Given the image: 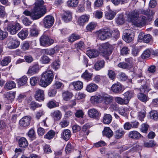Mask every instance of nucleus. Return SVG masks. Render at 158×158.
<instances>
[{"label": "nucleus", "instance_id": "23", "mask_svg": "<svg viewBox=\"0 0 158 158\" xmlns=\"http://www.w3.org/2000/svg\"><path fill=\"white\" fill-rule=\"evenodd\" d=\"M98 88V85L95 84L91 83L86 86V91L89 93H92L96 91Z\"/></svg>", "mask_w": 158, "mask_h": 158}, {"label": "nucleus", "instance_id": "37", "mask_svg": "<svg viewBox=\"0 0 158 158\" xmlns=\"http://www.w3.org/2000/svg\"><path fill=\"white\" fill-rule=\"evenodd\" d=\"M105 64V62L103 60H98L94 64L95 69L98 70L103 68Z\"/></svg>", "mask_w": 158, "mask_h": 158}, {"label": "nucleus", "instance_id": "32", "mask_svg": "<svg viewBox=\"0 0 158 158\" xmlns=\"http://www.w3.org/2000/svg\"><path fill=\"white\" fill-rule=\"evenodd\" d=\"M114 100L116 102L120 105H126L128 103L125 98H123L120 97H115Z\"/></svg>", "mask_w": 158, "mask_h": 158}, {"label": "nucleus", "instance_id": "16", "mask_svg": "<svg viewBox=\"0 0 158 158\" xmlns=\"http://www.w3.org/2000/svg\"><path fill=\"white\" fill-rule=\"evenodd\" d=\"M34 97L35 99L39 101H43L44 99V92L42 89H38L35 92Z\"/></svg>", "mask_w": 158, "mask_h": 158}, {"label": "nucleus", "instance_id": "51", "mask_svg": "<svg viewBox=\"0 0 158 158\" xmlns=\"http://www.w3.org/2000/svg\"><path fill=\"white\" fill-rule=\"evenodd\" d=\"M82 77L86 80L90 79L92 77V74L88 72L87 70H86L85 72L82 74Z\"/></svg>", "mask_w": 158, "mask_h": 158}, {"label": "nucleus", "instance_id": "45", "mask_svg": "<svg viewBox=\"0 0 158 158\" xmlns=\"http://www.w3.org/2000/svg\"><path fill=\"white\" fill-rule=\"evenodd\" d=\"M78 3V0H69L67 2L68 6L72 7H76Z\"/></svg>", "mask_w": 158, "mask_h": 158}, {"label": "nucleus", "instance_id": "27", "mask_svg": "<svg viewBox=\"0 0 158 158\" xmlns=\"http://www.w3.org/2000/svg\"><path fill=\"white\" fill-rule=\"evenodd\" d=\"M123 95L128 103L131 98H133L135 96L134 92L132 90L128 91Z\"/></svg>", "mask_w": 158, "mask_h": 158}, {"label": "nucleus", "instance_id": "33", "mask_svg": "<svg viewBox=\"0 0 158 158\" xmlns=\"http://www.w3.org/2000/svg\"><path fill=\"white\" fill-rule=\"evenodd\" d=\"M16 87V84L13 81H10L7 82L5 85L4 87L5 89L10 90Z\"/></svg>", "mask_w": 158, "mask_h": 158}, {"label": "nucleus", "instance_id": "61", "mask_svg": "<svg viewBox=\"0 0 158 158\" xmlns=\"http://www.w3.org/2000/svg\"><path fill=\"white\" fill-rule=\"evenodd\" d=\"M69 124V122L66 120H63L60 123L59 125L62 127H67Z\"/></svg>", "mask_w": 158, "mask_h": 158}, {"label": "nucleus", "instance_id": "36", "mask_svg": "<svg viewBox=\"0 0 158 158\" xmlns=\"http://www.w3.org/2000/svg\"><path fill=\"white\" fill-rule=\"evenodd\" d=\"M72 85L75 89L77 90H81L83 87V83L80 81H77L72 83Z\"/></svg>", "mask_w": 158, "mask_h": 158}, {"label": "nucleus", "instance_id": "21", "mask_svg": "<svg viewBox=\"0 0 158 158\" xmlns=\"http://www.w3.org/2000/svg\"><path fill=\"white\" fill-rule=\"evenodd\" d=\"M101 102L104 104L108 105L109 104V95L108 94L102 92L100 94Z\"/></svg>", "mask_w": 158, "mask_h": 158}, {"label": "nucleus", "instance_id": "64", "mask_svg": "<svg viewBox=\"0 0 158 158\" xmlns=\"http://www.w3.org/2000/svg\"><path fill=\"white\" fill-rule=\"evenodd\" d=\"M44 152L46 153H49L52 152L49 145H48L46 144L44 146Z\"/></svg>", "mask_w": 158, "mask_h": 158}, {"label": "nucleus", "instance_id": "13", "mask_svg": "<svg viewBox=\"0 0 158 158\" xmlns=\"http://www.w3.org/2000/svg\"><path fill=\"white\" fill-rule=\"evenodd\" d=\"M88 114L91 118L95 119H98L100 115V113L96 109L93 108L89 110Z\"/></svg>", "mask_w": 158, "mask_h": 158}, {"label": "nucleus", "instance_id": "29", "mask_svg": "<svg viewBox=\"0 0 158 158\" xmlns=\"http://www.w3.org/2000/svg\"><path fill=\"white\" fill-rule=\"evenodd\" d=\"M125 132L122 128L117 130L114 132L115 137L117 139H120L123 137Z\"/></svg>", "mask_w": 158, "mask_h": 158}, {"label": "nucleus", "instance_id": "52", "mask_svg": "<svg viewBox=\"0 0 158 158\" xmlns=\"http://www.w3.org/2000/svg\"><path fill=\"white\" fill-rule=\"evenodd\" d=\"M156 143L153 140H151L149 142H145L144 146L145 147H152L156 145Z\"/></svg>", "mask_w": 158, "mask_h": 158}, {"label": "nucleus", "instance_id": "47", "mask_svg": "<svg viewBox=\"0 0 158 158\" xmlns=\"http://www.w3.org/2000/svg\"><path fill=\"white\" fill-rule=\"evenodd\" d=\"M43 51L45 54L50 56L54 55L55 53V50L54 48L45 49L43 50Z\"/></svg>", "mask_w": 158, "mask_h": 158}, {"label": "nucleus", "instance_id": "14", "mask_svg": "<svg viewBox=\"0 0 158 158\" xmlns=\"http://www.w3.org/2000/svg\"><path fill=\"white\" fill-rule=\"evenodd\" d=\"M139 11L134 10L130 12L127 15V20L129 22H131L132 23L133 20H135V19H138L139 17Z\"/></svg>", "mask_w": 158, "mask_h": 158}, {"label": "nucleus", "instance_id": "40", "mask_svg": "<svg viewBox=\"0 0 158 158\" xmlns=\"http://www.w3.org/2000/svg\"><path fill=\"white\" fill-rule=\"evenodd\" d=\"M27 80V77L24 76L18 80V83L20 86H23L26 84Z\"/></svg>", "mask_w": 158, "mask_h": 158}, {"label": "nucleus", "instance_id": "7", "mask_svg": "<svg viewBox=\"0 0 158 158\" xmlns=\"http://www.w3.org/2000/svg\"><path fill=\"white\" fill-rule=\"evenodd\" d=\"M96 34L100 40H105L107 39L109 36V29H101L97 31Z\"/></svg>", "mask_w": 158, "mask_h": 158}, {"label": "nucleus", "instance_id": "62", "mask_svg": "<svg viewBox=\"0 0 158 158\" xmlns=\"http://www.w3.org/2000/svg\"><path fill=\"white\" fill-rule=\"evenodd\" d=\"M38 81V78L37 77H33L30 79V83L32 86L35 85Z\"/></svg>", "mask_w": 158, "mask_h": 158}, {"label": "nucleus", "instance_id": "3", "mask_svg": "<svg viewBox=\"0 0 158 158\" xmlns=\"http://www.w3.org/2000/svg\"><path fill=\"white\" fill-rule=\"evenodd\" d=\"M53 78L52 72L51 70H47L42 74L39 84L43 87H46L51 84Z\"/></svg>", "mask_w": 158, "mask_h": 158}, {"label": "nucleus", "instance_id": "57", "mask_svg": "<svg viewBox=\"0 0 158 158\" xmlns=\"http://www.w3.org/2000/svg\"><path fill=\"white\" fill-rule=\"evenodd\" d=\"M96 24L93 22L89 23L86 27L87 30L88 31H91L94 29L96 27Z\"/></svg>", "mask_w": 158, "mask_h": 158}, {"label": "nucleus", "instance_id": "15", "mask_svg": "<svg viewBox=\"0 0 158 158\" xmlns=\"http://www.w3.org/2000/svg\"><path fill=\"white\" fill-rule=\"evenodd\" d=\"M31 118L30 116H25L22 118L19 121L20 126L26 127L28 126L30 123Z\"/></svg>", "mask_w": 158, "mask_h": 158}, {"label": "nucleus", "instance_id": "10", "mask_svg": "<svg viewBox=\"0 0 158 158\" xmlns=\"http://www.w3.org/2000/svg\"><path fill=\"white\" fill-rule=\"evenodd\" d=\"M146 17L144 16H142L138 19L133 20L132 24L135 26L141 27H143L146 24Z\"/></svg>", "mask_w": 158, "mask_h": 158}, {"label": "nucleus", "instance_id": "43", "mask_svg": "<svg viewBox=\"0 0 158 158\" xmlns=\"http://www.w3.org/2000/svg\"><path fill=\"white\" fill-rule=\"evenodd\" d=\"M11 58L9 56H6L2 60L1 62V65L2 66L7 65L11 61Z\"/></svg>", "mask_w": 158, "mask_h": 158}, {"label": "nucleus", "instance_id": "41", "mask_svg": "<svg viewBox=\"0 0 158 158\" xmlns=\"http://www.w3.org/2000/svg\"><path fill=\"white\" fill-rule=\"evenodd\" d=\"M151 54V48L146 49L141 55L143 59H146L149 57Z\"/></svg>", "mask_w": 158, "mask_h": 158}, {"label": "nucleus", "instance_id": "25", "mask_svg": "<svg viewBox=\"0 0 158 158\" xmlns=\"http://www.w3.org/2000/svg\"><path fill=\"white\" fill-rule=\"evenodd\" d=\"M86 53L90 58H95L99 56L98 51L95 49H90L87 51Z\"/></svg>", "mask_w": 158, "mask_h": 158}, {"label": "nucleus", "instance_id": "24", "mask_svg": "<svg viewBox=\"0 0 158 158\" xmlns=\"http://www.w3.org/2000/svg\"><path fill=\"white\" fill-rule=\"evenodd\" d=\"M89 18V15H83L80 17L78 20V23L81 26H83L85 23L88 22Z\"/></svg>", "mask_w": 158, "mask_h": 158}, {"label": "nucleus", "instance_id": "55", "mask_svg": "<svg viewBox=\"0 0 158 158\" xmlns=\"http://www.w3.org/2000/svg\"><path fill=\"white\" fill-rule=\"evenodd\" d=\"M149 127V126L148 124L145 123L141 125L140 131L142 132L146 133L147 132Z\"/></svg>", "mask_w": 158, "mask_h": 158}, {"label": "nucleus", "instance_id": "4", "mask_svg": "<svg viewBox=\"0 0 158 158\" xmlns=\"http://www.w3.org/2000/svg\"><path fill=\"white\" fill-rule=\"evenodd\" d=\"M125 60L126 62L119 63L118 64V66L120 68L128 69L131 72L135 73L136 71L137 67L134 66L133 58L130 57L125 59Z\"/></svg>", "mask_w": 158, "mask_h": 158}, {"label": "nucleus", "instance_id": "22", "mask_svg": "<svg viewBox=\"0 0 158 158\" xmlns=\"http://www.w3.org/2000/svg\"><path fill=\"white\" fill-rule=\"evenodd\" d=\"M40 69L39 66L38 64H35L29 68L27 73L30 74H34L37 73Z\"/></svg>", "mask_w": 158, "mask_h": 158}, {"label": "nucleus", "instance_id": "60", "mask_svg": "<svg viewBox=\"0 0 158 158\" xmlns=\"http://www.w3.org/2000/svg\"><path fill=\"white\" fill-rule=\"evenodd\" d=\"M145 114L146 113L144 111L139 112L138 114V117L139 120L141 121H143L145 117Z\"/></svg>", "mask_w": 158, "mask_h": 158}, {"label": "nucleus", "instance_id": "63", "mask_svg": "<svg viewBox=\"0 0 158 158\" xmlns=\"http://www.w3.org/2000/svg\"><path fill=\"white\" fill-rule=\"evenodd\" d=\"M22 22L24 25L26 26H28L31 23V21L27 17H24L22 20Z\"/></svg>", "mask_w": 158, "mask_h": 158}, {"label": "nucleus", "instance_id": "53", "mask_svg": "<svg viewBox=\"0 0 158 158\" xmlns=\"http://www.w3.org/2000/svg\"><path fill=\"white\" fill-rule=\"evenodd\" d=\"M8 35V32L0 29V40H2L6 38Z\"/></svg>", "mask_w": 158, "mask_h": 158}, {"label": "nucleus", "instance_id": "58", "mask_svg": "<svg viewBox=\"0 0 158 158\" xmlns=\"http://www.w3.org/2000/svg\"><path fill=\"white\" fill-rule=\"evenodd\" d=\"M7 15L5 11V7L2 6L0 5V17L4 18Z\"/></svg>", "mask_w": 158, "mask_h": 158}, {"label": "nucleus", "instance_id": "38", "mask_svg": "<svg viewBox=\"0 0 158 158\" xmlns=\"http://www.w3.org/2000/svg\"><path fill=\"white\" fill-rule=\"evenodd\" d=\"M71 135V131L69 130H65L63 132V138L65 140H68L70 137Z\"/></svg>", "mask_w": 158, "mask_h": 158}, {"label": "nucleus", "instance_id": "17", "mask_svg": "<svg viewBox=\"0 0 158 158\" xmlns=\"http://www.w3.org/2000/svg\"><path fill=\"white\" fill-rule=\"evenodd\" d=\"M122 89V86L119 82L113 84L111 87V90L116 93H120Z\"/></svg>", "mask_w": 158, "mask_h": 158}, {"label": "nucleus", "instance_id": "39", "mask_svg": "<svg viewBox=\"0 0 158 158\" xmlns=\"http://www.w3.org/2000/svg\"><path fill=\"white\" fill-rule=\"evenodd\" d=\"M119 33L117 29H115L110 33L109 32V38H113L115 40L118 38Z\"/></svg>", "mask_w": 158, "mask_h": 158}, {"label": "nucleus", "instance_id": "20", "mask_svg": "<svg viewBox=\"0 0 158 158\" xmlns=\"http://www.w3.org/2000/svg\"><path fill=\"white\" fill-rule=\"evenodd\" d=\"M51 116L55 121H58L61 119L62 114L60 111L56 110L51 113Z\"/></svg>", "mask_w": 158, "mask_h": 158}, {"label": "nucleus", "instance_id": "2", "mask_svg": "<svg viewBox=\"0 0 158 158\" xmlns=\"http://www.w3.org/2000/svg\"><path fill=\"white\" fill-rule=\"evenodd\" d=\"M145 81L144 79H140L138 80V82L139 83L141 84L142 87L140 88V90L141 93L138 94L137 97L139 100L141 101L146 102L149 100L148 98L147 95L143 93V92H148L150 90L148 85V81L145 83Z\"/></svg>", "mask_w": 158, "mask_h": 158}, {"label": "nucleus", "instance_id": "28", "mask_svg": "<svg viewBox=\"0 0 158 158\" xmlns=\"http://www.w3.org/2000/svg\"><path fill=\"white\" fill-rule=\"evenodd\" d=\"M130 110V108L128 106L121 107L119 110V113L121 115L125 116Z\"/></svg>", "mask_w": 158, "mask_h": 158}, {"label": "nucleus", "instance_id": "8", "mask_svg": "<svg viewBox=\"0 0 158 158\" xmlns=\"http://www.w3.org/2000/svg\"><path fill=\"white\" fill-rule=\"evenodd\" d=\"M54 41L47 35H42L40 39V44L44 46H48L53 43Z\"/></svg>", "mask_w": 158, "mask_h": 158}, {"label": "nucleus", "instance_id": "1", "mask_svg": "<svg viewBox=\"0 0 158 158\" xmlns=\"http://www.w3.org/2000/svg\"><path fill=\"white\" fill-rule=\"evenodd\" d=\"M43 0H35L33 9L31 12L25 10L23 14L26 16H30L33 20L39 19L46 12V8L44 5Z\"/></svg>", "mask_w": 158, "mask_h": 158}, {"label": "nucleus", "instance_id": "12", "mask_svg": "<svg viewBox=\"0 0 158 158\" xmlns=\"http://www.w3.org/2000/svg\"><path fill=\"white\" fill-rule=\"evenodd\" d=\"M54 19L50 15L46 16L44 19V27L46 28H49L51 27L54 23Z\"/></svg>", "mask_w": 158, "mask_h": 158}, {"label": "nucleus", "instance_id": "26", "mask_svg": "<svg viewBox=\"0 0 158 158\" xmlns=\"http://www.w3.org/2000/svg\"><path fill=\"white\" fill-rule=\"evenodd\" d=\"M72 18V14L69 11H64L63 16L62 19L66 22H68Z\"/></svg>", "mask_w": 158, "mask_h": 158}, {"label": "nucleus", "instance_id": "19", "mask_svg": "<svg viewBox=\"0 0 158 158\" xmlns=\"http://www.w3.org/2000/svg\"><path fill=\"white\" fill-rule=\"evenodd\" d=\"M129 137L131 139H137L143 136L138 131H130L128 134Z\"/></svg>", "mask_w": 158, "mask_h": 158}, {"label": "nucleus", "instance_id": "54", "mask_svg": "<svg viewBox=\"0 0 158 158\" xmlns=\"http://www.w3.org/2000/svg\"><path fill=\"white\" fill-rule=\"evenodd\" d=\"M130 49L128 47L124 46L120 50L121 54L122 55H126L129 53Z\"/></svg>", "mask_w": 158, "mask_h": 158}, {"label": "nucleus", "instance_id": "6", "mask_svg": "<svg viewBox=\"0 0 158 158\" xmlns=\"http://www.w3.org/2000/svg\"><path fill=\"white\" fill-rule=\"evenodd\" d=\"M134 36L133 31L130 29H125L123 33V39L127 43L131 42Z\"/></svg>", "mask_w": 158, "mask_h": 158}, {"label": "nucleus", "instance_id": "50", "mask_svg": "<svg viewBox=\"0 0 158 158\" xmlns=\"http://www.w3.org/2000/svg\"><path fill=\"white\" fill-rule=\"evenodd\" d=\"M79 39L80 36L79 35L73 34L69 37V42H73L75 40Z\"/></svg>", "mask_w": 158, "mask_h": 158}, {"label": "nucleus", "instance_id": "34", "mask_svg": "<svg viewBox=\"0 0 158 158\" xmlns=\"http://www.w3.org/2000/svg\"><path fill=\"white\" fill-rule=\"evenodd\" d=\"M113 100V97L111 96H109V105L110 109L114 110H116L118 109V106L115 102H112Z\"/></svg>", "mask_w": 158, "mask_h": 158}, {"label": "nucleus", "instance_id": "56", "mask_svg": "<svg viewBox=\"0 0 158 158\" xmlns=\"http://www.w3.org/2000/svg\"><path fill=\"white\" fill-rule=\"evenodd\" d=\"M51 60L49 57L46 56H42L41 59L40 61L42 64H48L49 63Z\"/></svg>", "mask_w": 158, "mask_h": 158}, {"label": "nucleus", "instance_id": "5", "mask_svg": "<svg viewBox=\"0 0 158 158\" xmlns=\"http://www.w3.org/2000/svg\"><path fill=\"white\" fill-rule=\"evenodd\" d=\"M98 50L100 55L108 59L109 56V43L106 42L99 45Z\"/></svg>", "mask_w": 158, "mask_h": 158}, {"label": "nucleus", "instance_id": "31", "mask_svg": "<svg viewBox=\"0 0 158 158\" xmlns=\"http://www.w3.org/2000/svg\"><path fill=\"white\" fill-rule=\"evenodd\" d=\"M28 31L27 30H22L18 34L19 37L22 40L26 39L27 36Z\"/></svg>", "mask_w": 158, "mask_h": 158}, {"label": "nucleus", "instance_id": "18", "mask_svg": "<svg viewBox=\"0 0 158 158\" xmlns=\"http://www.w3.org/2000/svg\"><path fill=\"white\" fill-rule=\"evenodd\" d=\"M139 14H141L147 15L148 19L151 20L152 19V16L154 15V13L152 10L147 9L144 10V9H141L139 10Z\"/></svg>", "mask_w": 158, "mask_h": 158}, {"label": "nucleus", "instance_id": "46", "mask_svg": "<svg viewBox=\"0 0 158 158\" xmlns=\"http://www.w3.org/2000/svg\"><path fill=\"white\" fill-rule=\"evenodd\" d=\"M91 101L92 102L94 103H101L100 97V94L98 95H95L91 97Z\"/></svg>", "mask_w": 158, "mask_h": 158}, {"label": "nucleus", "instance_id": "9", "mask_svg": "<svg viewBox=\"0 0 158 158\" xmlns=\"http://www.w3.org/2000/svg\"><path fill=\"white\" fill-rule=\"evenodd\" d=\"M21 28L20 24L18 23L14 24H10L7 27V30L10 34L14 35Z\"/></svg>", "mask_w": 158, "mask_h": 158}, {"label": "nucleus", "instance_id": "11", "mask_svg": "<svg viewBox=\"0 0 158 158\" xmlns=\"http://www.w3.org/2000/svg\"><path fill=\"white\" fill-rule=\"evenodd\" d=\"M9 40V42L7 44V46L9 48L14 49L17 48L20 45V42L16 38L10 37Z\"/></svg>", "mask_w": 158, "mask_h": 158}, {"label": "nucleus", "instance_id": "42", "mask_svg": "<svg viewBox=\"0 0 158 158\" xmlns=\"http://www.w3.org/2000/svg\"><path fill=\"white\" fill-rule=\"evenodd\" d=\"M55 135V132L53 130H50L44 136V138L48 139L53 138Z\"/></svg>", "mask_w": 158, "mask_h": 158}, {"label": "nucleus", "instance_id": "59", "mask_svg": "<svg viewBox=\"0 0 158 158\" xmlns=\"http://www.w3.org/2000/svg\"><path fill=\"white\" fill-rule=\"evenodd\" d=\"M117 23L119 24H121L124 22V19L123 15H120L118 17L116 20Z\"/></svg>", "mask_w": 158, "mask_h": 158}, {"label": "nucleus", "instance_id": "30", "mask_svg": "<svg viewBox=\"0 0 158 158\" xmlns=\"http://www.w3.org/2000/svg\"><path fill=\"white\" fill-rule=\"evenodd\" d=\"M91 127L89 123H86L82 127V132H81L80 135H83V133L84 134V137H85L86 135H88L89 133V131L87 129Z\"/></svg>", "mask_w": 158, "mask_h": 158}, {"label": "nucleus", "instance_id": "44", "mask_svg": "<svg viewBox=\"0 0 158 158\" xmlns=\"http://www.w3.org/2000/svg\"><path fill=\"white\" fill-rule=\"evenodd\" d=\"M63 99L64 100L67 101L69 100L72 97V94L68 91H66L63 93Z\"/></svg>", "mask_w": 158, "mask_h": 158}, {"label": "nucleus", "instance_id": "35", "mask_svg": "<svg viewBox=\"0 0 158 158\" xmlns=\"http://www.w3.org/2000/svg\"><path fill=\"white\" fill-rule=\"evenodd\" d=\"M19 145L20 147L23 148L27 147L28 145V142L24 138H21L19 142Z\"/></svg>", "mask_w": 158, "mask_h": 158}, {"label": "nucleus", "instance_id": "49", "mask_svg": "<svg viewBox=\"0 0 158 158\" xmlns=\"http://www.w3.org/2000/svg\"><path fill=\"white\" fill-rule=\"evenodd\" d=\"M15 93L13 92L12 93H7L6 95V98L8 100H10L11 102L15 98Z\"/></svg>", "mask_w": 158, "mask_h": 158}, {"label": "nucleus", "instance_id": "48", "mask_svg": "<svg viewBox=\"0 0 158 158\" xmlns=\"http://www.w3.org/2000/svg\"><path fill=\"white\" fill-rule=\"evenodd\" d=\"M150 117L151 119L154 120L158 119V114L156 111L153 110L150 113Z\"/></svg>", "mask_w": 158, "mask_h": 158}]
</instances>
